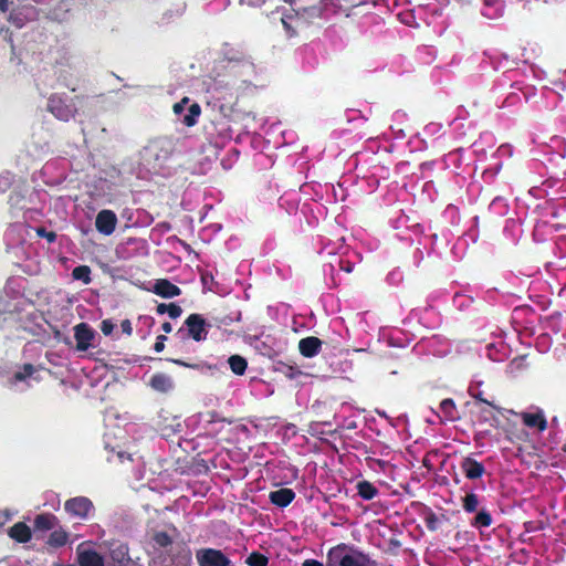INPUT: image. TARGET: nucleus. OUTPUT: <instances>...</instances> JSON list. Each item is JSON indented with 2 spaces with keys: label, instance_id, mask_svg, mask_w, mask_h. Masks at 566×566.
Wrapping results in <instances>:
<instances>
[{
  "label": "nucleus",
  "instance_id": "f257e3e1",
  "mask_svg": "<svg viewBox=\"0 0 566 566\" xmlns=\"http://www.w3.org/2000/svg\"><path fill=\"white\" fill-rule=\"evenodd\" d=\"M327 566H377V563L368 554L340 543L328 549Z\"/></svg>",
  "mask_w": 566,
  "mask_h": 566
},
{
  "label": "nucleus",
  "instance_id": "2eb2a0df",
  "mask_svg": "<svg viewBox=\"0 0 566 566\" xmlns=\"http://www.w3.org/2000/svg\"><path fill=\"white\" fill-rule=\"evenodd\" d=\"M149 386L155 391L167 394L174 389L175 384L169 375L164 373H156L151 376L149 380Z\"/></svg>",
  "mask_w": 566,
  "mask_h": 566
},
{
  "label": "nucleus",
  "instance_id": "ea45409f",
  "mask_svg": "<svg viewBox=\"0 0 566 566\" xmlns=\"http://www.w3.org/2000/svg\"><path fill=\"white\" fill-rule=\"evenodd\" d=\"M266 0H240L241 4H248L250 7H260L265 3Z\"/></svg>",
  "mask_w": 566,
  "mask_h": 566
},
{
  "label": "nucleus",
  "instance_id": "cd10ccee",
  "mask_svg": "<svg viewBox=\"0 0 566 566\" xmlns=\"http://www.w3.org/2000/svg\"><path fill=\"white\" fill-rule=\"evenodd\" d=\"M462 506H463L464 511L468 512V513L475 512L478 510V506H479L478 495L475 493H468L462 499Z\"/></svg>",
  "mask_w": 566,
  "mask_h": 566
},
{
  "label": "nucleus",
  "instance_id": "20e7f679",
  "mask_svg": "<svg viewBox=\"0 0 566 566\" xmlns=\"http://www.w3.org/2000/svg\"><path fill=\"white\" fill-rule=\"evenodd\" d=\"M67 514L80 520H86L94 510L93 502L86 496L72 497L64 503Z\"/></svg>",
  "mask_w": 566,
  "mask_h": 566
},
{
  "label": "nucleus",
  "instance_id": "f8f14e48",
  "mask_svg": "<svg viewBox=\"0 0 566 566\" xmlns=\"http://www.w3.org/2000/svg\"><path fill=\"white\" fill-rule=\"evenodd\" d=\"M59 524V520L55 515L51 513H41L34 517L33 521V532L38 537L39 533H45L48 531L54 530Z\"/></svg>",
  "mask_w": 566,
  "mask_h": 566
},
{
  "label": "nucleus",
  "instance_id": "c756f323",
  "mask_svg": "<svg viewBox=\"0 0 566 566\" xmlns=\"http://www.w3.org/2000/svg\"><path fill=\"white\" fill-rule=\"evenodd\" d=\"M245 563L249 565V566H268L269 564V558L259 553V552H252L248 557H247V560Z\"/></svg>",
  "mask_w": 566,
  "mask_h": 566
},
{
  "label": "nucleus",
  "instance_id": "f03ea898",
  "mask_svg": "<svg viewBox=\"0 0 566 566\" xmlns=\"http://www.w3.org/2000/svg\"><path fill=\"white\" fill-rule=\"evenodd\" d=\"M176 150V142L172 137L160 136L149 140L144 148V159L154 169L161 168Z\"/></svg>",
  "mask_w": 566,
  "mask_h": 566
},
{
  "label": "nucleus",
  "instance_id": "58836bf2",
  "mask_svg": "<svg viewBox=\"0 0 566 566\" xmlns=\"http://www.w3.org/2000/svg\"><path fill=\"white\" fill-rule=\"evenodd\" d=\"M170 361L178 366H182V367L191 368V369H198L200 367L199 364H190L182 359H170Z\"/></svg>",
  "mask_w": 566,
  "mask_h": 566
},
{
  "label": "nucleus",
  "instance_id": "f704fd0d",
  "mask_svg": "<svg viewBox=\"0 0 566 566\" xmlns=\"http://www.w3.org/2000/svg\"><path fill=\"white\" fill-rule=\"evenodd\" d=\"M114 327L115 325L111 319H103L101 323V332L106 336L113 333Z\"/></svg>",
  "mask_w": 566,
  "mask_h": 566
},
{
  "label": "nucleus",
  "instance_id": "c9c22d12",
  "mask_svg": "<svg viewBox=\"0 0 566 566\" xmlns=\"http://www.w3.org/2000/svg\"><path fill=\"white\" fill-rule=\"evenodd\" d=\"M167 340V337L165 335H159L156 338V343L154 345V349L156 353H160L165 348V342Z\"/></svg>",
  "mask_w": 566,
  "mask_h": 566
},
{
  "label": "nucleus",
  "instance_id": "4468645a",
  "mask_svg": "<svg viewBox=\"0 0 566 566\" xmlns=\"http://www.w3.org/2000/svg\"><path fill=\"white\" fill-rule=\"evenodd\" d=\"M522 422L528 428H535L538 431H545L547 429V420L542 410L536 412H522Z\"/></svg>",
  "mask_w": 566,
  "mask_h": 566
},
{
  "label": "nucleus",
  "instance_id": "2f4dec72",
  "mask_svg": "<svg viewBox=\"0 0 566 566\" xmlns=\"http://www.w3.org/2000/svg\"><path fill=\"white\" fill-rule=\"evenodd\" d=\"M491 524H492L491 514L489 512H486L485 510H482L475 515L474 522L472 525L476 526V527H489Z\"/></svg>",
  "mask_w": 566,
  "mask_h": 566
},
{
  "label": "nucleus",
  "instance_id": "0eeeda50",
  "mask_svg": "<svg viewBox=\"0 0 566 566\" xmlns=\"http://www.w3.org/2000/svg\"><path fill=\"white\" fill-rule=\"evenodd\" d=\"M109 556L114 566H139L130 556L127 544H113L109 549Z\"/></svg>",
  "mask_w": 566,
  "mask_h": 566
},
{
  "label": "nucleus",
  "instance_id": "5701e85b",
  "mask_svg": "<svg viewBox=\"0 0 566 566\" xmlns=\"http://www.w3.org/2000/svg\"><path fill=\"white\" fill-rule=\"evenodd\" d=\"M201 114V107L198 103H192L188 107L187 114H185L180 120L187 127H192L198 123V118Z\"/></svg>",
  "mask_w": 566,
  "mask_h": 566
},
{
  "label": "nucleus",
  "instance_id": "c03bdc74",
  "mask_svg": "<svg viewBox=\"0 0 566 566\" xmlns=\"http://www.w3.org/2000/svg\"><path fill=\"white\" fill-rule=\"evenodd\" d=\"M182 559H184V562H185V563H184V565H185V566H186V565H188V564L190 563V560H191V553H190V551H189V549H186V551H185V554H184V556H182Z\"/></svg>",
  "mask_w": 566,
  "mask_h": 566
},
{
  "label": "nucleus",
  "instance_id": "473e14b6",
  "mask_svg": "<svg viewBox=\"0 0 566 566\" xmlns=\"http://www.w3.org/2000/svg\"><path fill=\"white\" fill-rule=\"evenodd\" d=\"M495 411H500V408L497 409L484 406L480 408V421L483 422H491L492 420H496V413Z\"/></svg>",
  "mask_w": 566,
  "mask_h": 566
},
{
  "label": "nucleus",
  "instance_id": "8fccbe9b",
  "mask_svg": "<svg viewBox=\"0 0 566 566\" xmlns=\"http://www.w3.org/2000/svg\"><path fill=\"white\" fill-rule=\"evenodd\" d=\"M535 527H536L537 530H543V524H542V522H539V525H536Z\"/></svg>",
  "mask_w": 566,
  "mask_h": 566
},
{
  "label": "nucleus",
  "instance_id": "79ce46f5",
  "mask_svg": "<svg viewBox=\"0 0 566 566\" xmlns=\"http://www.w3.org/2000/svg\"><path fill=\"white\" fill-rule=\"evenodd\" d=\"M172 111L176 115L180 116L184 113L185 108L182 107L181 104L175 103L172 106Z\"/></svg>",
  "mask_w": 566,
  "mask_h": 566
},
{
  "label": "nucleus",
  "instance_id": "4be33fe9",
  "mask_svg": "<svg viewBox=\"0 0 566 566\" xmlns=\"http://www.w3.org/2000/svg\"><path fill=\"white\" fill-rule=\"evenodd\" d=\"M358 495L366 501L373 500L378 494V489L369 481H360L357 483Z\"/></svg>",
  "mask_w": 566,
  "mask_h": 566
},
{
  "label": "nucleus",
  "instance_id": "09e8293b",
  "mask_svg": "<svg viewBox=\"0 0 566 566\" xmlns=\"http://www.w3.org/2000/svg\"><path fill=\"white\" fill-rule=\"evenodd\" d=\"M190 102L189 97H184L181 98V101H179L178 103L182 105V107L185 108L186 105Z\"/></svg>",
  "mask_w": 566,
  "mask_h": 566
},
{
  "label": "nucleus",
  "instance_id": "a18cd8bd",
  "mask_svg": "<svg viewBox=\"0 0 566 566\" xmlns=\"http://www.w3.org/2000/svg\"><path fill=\"white\" fill-rule=\"evenodd\" d=\"M8 9H9L8 0H0V10L2 12H6V11H8Z\"/></svg>",
  "mask_w": 566,
  "mask_h": 566
},
{
  "label": "nucleus",
  "instance_id": "7c9ffc66",
  "mask_svg": "<svg viewBox=\"0 0 566 566\" xmlns=\"http://www.w3.org/2000/svg\"><path fill=\"white\" fill-rule=\"evenodd\" d=\"M153 541L157 546L161 548H166L172 544V538L167 532L164 531L155 532L153 535Z\"/></svg>",
  "mask_w": 566,
  "mask_h": 566
},
{
  "label": "nucleus",
  "instance_id": "72a5a7b5",
  "mask_svg": "<svg viewBox=\"0 0 566 566\" xmlns=\"http://www.w3.org/2000/svg\"><path fill=\"white\" fill-rule=\"evenodd\" d=\"M35 233L38 237L46 239L49 243H53L56 240V233L53 231H48L43 227L36 228Z\"/></svg>",
  "mask_w": 566,
  "mask_h": 566
},
{
  "label": "nucleus",
  "instance_id": "dca6fc26",
  "mask_svg": "<svg viewBox=\"0 0 566 566\" xmlns=\"http://www.w3.org/2000/svg\"><path fill=\"white\" fill-rule=\"evenodd\" d=\"M441 422H454L460 419L455 402L451 398L443 399L439 405Z\"/></svg>",
  "mask_w": 566,
  "mask_h": 566
},
{
  "label": "nucleus",
  "instance_id": "9b49d317",
  "mask_svg": "<svg viewBox=\"0 0 566 566\" xmlns=\"http://www.w3.org/2000/svg\"><path fill=\"white\" fill-rule=\"evenodd\" d=\"M151 292L164 298H171L181 294V289L167 279L155 281Z\"/></svg>",
  "mask_w": 566,
  "mask_h": 566
},
{
  "label": "nucleus",
  "instance_id": "a878e982",
  "mask_svg": "<svg viewBox=\"0 0 566 566\" xmlns=\"http://www.w3.org/2000/svg\"><path fill=\"white\" fill-rule=\"evenodd\" d=\"M72 276L74 280L82 281L84 284H88L91 279V268L88 265H78L73 269Z\"/></svg>",
  "mask_w": 566,
  "mask_h": 566
},
{
  "label": "nucleus",
  "instance_id": "f3484780",
  "mask_svg": "<svg viewBox=\"0 0 566 566\" xmlns=\"http://www.w3.org/2000/svg\"><path fill=\"white\" fill-rule=\"evenodd\" d=\"M8 535L20 544H25L32 538V531L24 522L14 523L9 530Z\"/></svg>",
  "mask_w": 566,
  "mask_h": 566
},
{
  "label": "nucleus",
  "instance_id": "9d476101",
  "mask_svg": "<svg viewBox=\"0 0 566 566\" xmlns=\"http://www.w3.org/2000/svg\"><path fill=\"white\" fill-rule=\"evenodd\" d=\"M95 334L87 323H80L74 327V338L76 340V349L85 352L90 348L91 342Z\"/></svg>",
  "mask_w": 566,
  "mask_h": 566
},
{
  "label": "nucleus",
  "instance_id": "a211bd4d",
  "mask_svg": "<svg viewBox=\"0 0 566 566\" xmlns=\"http://www.w3.org/2000/svg\"><path fill=\"white\" fill-rule=\"evenodd\" d=\"M272 504L277 507H286L295 499V492L289 488H282L276 491H272L269 495Z\"/></svg>",
  "mask_w": 566,
  "mask_h": 566
},
{
  "label": "nucleus",
  "instance_id": "c85d7f7f",
  "mask_svg": "<svg viewBox=\"0 0 566 566\" xmlns=\"http://www.w3.org/2000/svg\"><path fill=\"white\" fill-rule=\"evenodd\" d=\"M282 24L287 33L289 38L295 36L297 34L296 27L294 22H298L300 19L295 15H285L282 19Z\"/></svg>",
  "mask_w": 566,
  "mask_h": 566
},
{
  "label": "nucleus",
  "instance_id": "de8ad7c7",
  "mask_svg": "<svg viewBox=\"0 0 566 566\" xmlns=\"http://www.w3.org/2000/svg\"><path fill=\"white\" fill-rule=\"evenodd\" d=\"M533 523L530 522L526 524V531L528 532H534V531H537V528L535 527V525H532Z\"/></svg>",
  "mask_w": 566,
  "mask_h": 566
},
{
  "label": "nucleus",
  "instance_id": "bb28decb",
  "mask_svg": "<svg viewBox=\"0 0 566 566\" xmlns=\"http://www.w3.org/2000/svg\"><path fill=\"white\" fill-rule=\"evenodd\" d=\"M35 367L30 364H23L22 367L14 373L13 379L15 381H24L27 378L31 377L35 373Z\"/></svg>",
  "mask_w": 566,
  "mask_h": 566
},
{
  "label": "nucleus",
  "instance_id": "b1692460",
  "mask_svg": "<svg viewBox=\"0 0 566 566\" xmlns=\"http://www.w3.org/2000/svg\"><path fill=\"white\" fill-rule=\"evenodd\" d=\"M228 363L231 371L238 376L244 375L248 368L247 359L240 355H231L228 359Z\"/></svg>",
  "mask_w": 566,
  "mask_h": 566
},
{
  "label": "nucleus",
  "instance_id": "6ab92c4d",
  "mask_svg": "<svg viewBox=\"0 0 566 566\" xmlns=\"http://www.w3.org/2000/svg\"><path fill=\"white\" fill-rule=\"evenodd\" d=\"M78 566H105L104 558L94 549H77Z\"/></svg>",
  "mask_w": 566,
  "mask_h": 566
},
{
  "label": "nucleus",
  "instance_id": "412c9836",
  "mask_svg": "<svg viewBox=\"0 0 566 566\" xmlns=\"http://www.w3.org/2000/svg\"><path fill=\"white\" fill-rule=\"evenodd\" d=\"M69 541V534L62 527L52 530L46 541L48 546L59 548L64 546Z\"/></svg>",
  "mask_w": 566,
  "mask_h": 566
},
{
  "label": "nucleus",
  "instance_id": "423d86ee",
  "mask_svg": "<svg viewBox=\"0 0 566 566\" xmlns=\"http://www.w3.org/2000/svg\"><path fill=\"white\" fill-rule=\"evenodd\" d=\"M117 222V216L113 210L103 209L95 218V228L101 234L111 235L114 233Z\"/></svg>",
  "mask_w": 566,
  "mask_h": 566
},
{
  "label": "nucleus",
  "instance_id": "aec40b11",
  "mask_svg": "<svg viewBox=\"0 0 566 566\" xmlns=\"http://www.w3.org/2000/svg\"><path fill=\"white\" fill-rule=\"evenodd\" d=\"M222 56L223 61L227 62L243 63L248 61L245 52L240 49L232 48L229 44H224L222 49Z\"/></svg>",
  "mask_w": 566,
  "mask_h": 566
},
{
  "label": "nucleus",
  "instance_id": "49530a36",
  "mask_svg": "<svg viewBox=\"0 0 566 566\" xmlns=\"http://www.w3.org/2000/svg\"><path fill=\"white\" fill-rule=\"evenodd\" d=\"M422 464L423 467H426L427 469L431 470L432 467H431V463H430V460L428 457H424L423 460H422Z\"/></svg>",
  "mask_w": 566,
  "mask_h": 566
},
{
  "label": "nucleus",
  "instance_id": "6e6552de",
  "mask_svg": "<svg viewBox=\"0 0 566 566\" xmlns=\"http://www.w3.org/2000/svg\"><path fill=\"white\" fill-rule=\"evenodd\" d=\"M48 109L59 119L67 120L73 116V109L65 101L57 94L50 96L48 101Z\"/></svg>",
  "mask_w": 566,
  "mask_h": 566
},
{
  "label": "nucleus",
  "instance_id": "e433bc0d",
  "mask_svg": "<svg viewBox=\"0 0 566 566\" xmlns=\"http://www.w3.org/2000/svg\"><path fill=\"white\" fill-rule=\"evenodd\" d=\"M438 518L434 513H431L426 517V525L430 531H434L437 528Z\"/></svg>",
  "mask_w": 566,
  "mask_h": 566
},
{
  "label": "nucleus",
  "instance_id": "a19ab883",
  "mask_svg": "<svg viewBox=\"0 0 566 566\" xmlns=\"http://www.w3.org/2000/svg\"><path fill=\"white\" fill-rule=\"evenodd\" d=\"M475 400L480 403H483L488 407H491V408H494V409H497V407L495 405H493L492 402H490L489 400H486L485 398H483L482 394H479L476 396H474Z\"/></svg>",
  "mask_w": 566,
  "mask_h": 566
},
{
  "label": "nucleus",
  "instance_id": "39448f33",
  "mask_svg": "<svg viewBox=\"0 0 566 566\" xmlns=\"http://www.w3.org/2000/svg\"><path fill=\"white\" fill-rule=\"evenodd\" d=\"M199 566H230L229 557L219 549L202 548L197 552Z\"/></svg>",
  "mask_w": 566,
  "mask_h": 566
},
{
  "label": "nucleus",
  "instance_id": "4c0bfd02",
  "mask_svg": "<svg viewBox=\"0 0 566 566\" xmlns=\"http://www.w3.org/2000/svg\"><path fill=\"white\" fill-rule=\"evenodd\" d=\"M120 328L124 334L130 336L133 334V326L129 319H124L120 323Z\"/></svg>",
  "mask_w": 566,
  "mask_h": 566
},
{
  "label": "nucleus",
  "instance_id": "1a4fd4ad",
  "mask_svg": "<svg viewBox=\"0 0 566 566\" xmlns=\"http://www.w3.org/2000/svg\"><path fill=\"white\" fill-rule=\"evenodd\" d=\"M460 469L468 480H478L485 473L484 464L470 455L461 460Z\"/></svg>",
  "mask_w": 566,
  "mask_h": 566
},
{
  "label": "nucleus",
  "instance_id": "37998d69",
  "mask_svg": "<svg viewBox=\"0 0 566 566\" xmlns=\"http://www.w3.org/2000/svg\"><path fill=\"white\" fill-rule=\"evenodd\" d=\"M161 329H163L164 333L169 334L172 331V325L169 322H165L161 325Z\"/></svg>",
  "mask_w": 566,
  "mask_h": 566
},
{
  "label": "nucleus",
  "instance_id": "393cba45",
  "mask_svg": "<svg viewBox=\"0 0 566 566\" xmlns=\"http://www.w3.org/2000/svg\"><path fill=\"white\" fill-rule=\"evenodd\" d=\"M156 311L158 314L167 313L169 315V317L174 318V319L178 318L182 313V308L175 303H170V304L160 303L157 305Z\"/></svg>",
  "mask_w": 566,
  "mask_h": 566
},
{
  "label": "nucleus",
  "instance_id": "7ed1b4c3",
  "mask_svg": "<svg viewBox=\"0 0 566 566\" xmlns=\"http://www.w3.org/2000/svg\"><path fill=\"white\" fill-rule=\"evenodd\" d=\"M209 324L201 314H190L184 322V325L177 331V335L182 339H193L203 342L208 336Z\"/></svg>",
  "mask_w": 566,
  "mask_h": 566
},
{
  "label": "nucleus",
  "instance_id": "ddd939ff",
  "mask_svg": "<svg viewBox=\"0 0 566 566\" xmlns=\"http://www.w3.org/2000/svg\"><path fill=\"white\" fill-rule=\"evenodd\" d=\"M323 342L315 336H307L298 342V350L302 356L312 358L316 356L322 348Z\"/></svg>",
  "mask_w": 566,
  "mask_h": 566
}]
</instances>
